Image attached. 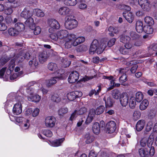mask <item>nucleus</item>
<instances>
[{"mask_svg":"<svg viewBox=\"0 0 157 157\" xmlns=\"http://www.w3.org/2000/svg\"><path fill=\"white\" fill-rule=\"evenodd\" d=\"M85 138L86 139V142L87 144L91 143L94 139V137L92 135H90L89 134H86L85 135Z\"/></svg>","mask_w":157,"mask_h":157,"instance_id":"nucleus-45","label":"nucleus"},{"mask_svg":"<svg viewBox=\"0 0 157 157\" xmlns=\"http://www.w3.org/2000/svg\"><path fill=\"white\" fill-rule=\"evenodd\" d=\"M156 115V112L154 110H151L148 114L149 117L151 119L154 118Z\"/></svg>","mask_w":157,"mask_h":157,"instance_id":"nucleus-63","label":"nucleus"},{"mask_svg":"<svg viewBox=\"0 0 157 157\" xmlns=\"http://www.w3.org/2000/svg\"><path fill=\"white\" fill-rule=\"evenodd\" d=\"M151 5L150 4V2L149 1L147 2L141 6V8L145 11H149L151 8Z\"/></svg>","mask_w":157,"mask_h":157,"instance_id":"nucleus-51","label":"nucleus"},{"mask_svg":"<svg viewBox=\"0 0 157 157\" xmlns=\"http://www.w3.org/2000/svg\"><path fill=\"white\" fill-rule=\"evenodd\" d=\"M21 5L22 2L20 0H17L15 3H13L10 7L5 10V13L7 15H10L13 12V8L18 7Z\"/></svg>","mask_w":157,"mask_h":157,"instance_id":"nucleus-9","label":"nucleus"},{"mask_svg":"<svg viewBox=\"0 0 157 157\" xmlns=\"http://www.w3.org/2000/svg\"><path fill=\"white\" fill-rule=\"evenodd\" d=\"M43 134L48 137H51L52 135V132L49 130H44L43 131Z\"/></svg>","mask_w":157,"mask_h":157,"instance_id":"nucleus-61","label":"nucleus"},{"mask_svg":"<svg viewBox=\"0 0 157 157\" xmlns=\"http://www.w3.org/2000/svg\"><path fill=\"white\" fill-rule=\"evenodd\" d=\"M65 4L68 6H74L77 3V0H65Z\"/></svg>","mask_w":157,"mask_h":157,"instance_id":"nucleus-41","label":"nucleus"},{"mask_svg":"<svg viewBox=\"0 0 157 157\" xmlns=\"http://www.w3.org/2000/svg\"><path fill=\"white\" fill-rule=\"evenodd\" d=\"M145 22L150 25H152L154 24V21L151 17L150 16H146L144 18Z\"/></svg>","mask_w":157,"mask_h":157,"instance_id":"nucleus-38","label":"nucleus"},{"mask_svg":"<svg viewBox=\"0 0 157 157\" xmlns=\"http://www.w3.org/2000/svg\"><path fill=\"white\" fill-rule=\"evenodd\" d=\"M87 109L84 107L76 109L71 114L70 119L71 121L74 120L78 115H82L85 114L87 112Z\"/></svg>","mask_w":157,"mask_h":157,"instance_id":"nucleus-8","label":"nucleus"},{"mask_svg":"<svg viewBox=\"0 0 157 157\" xmlns=\"http://www.w3.org/2000/svg\"><path fill=\"white\" fill-rule=\"evenodd\" d=\"M118 8L120 9H123L127 11H129L131 10V8L129 6L124 4L120 5Z\"/></svg>","mask_w":157,"mask_h":157,"instance_id":"nucleus-62","label":"nucleus"},{"mask_svg":"<svg viewBox=\"0 0 157 157\" xmlns=\"http://www.w3.org/2000/svg\"><path fill=\"white\" fill-rule=\"evenodd\" d=\"M36 16L39 17H42L44 16V12L41 10L38 9H35L33 10Z\"/></svg>","mask_w":157,"mask_h":157,"instance_id":"nucleus-39","label":"nucleus"},{"mask_svg":"<svg viewBox=\"0 0 157 157\" xmlns=\"http://www.w3.org/2000/svg\"><path fill=\"white\" fill-rule=\"evenodd\" d=\"M41 96L37 94L33 95L28 97V100L34 102H38L41 99Z\"/></svg>","mask_w":157,"mask_h":157,"instance_id":"nucleus-23","label":"nucleus"},{"mask_svg":"<svg viewBox=\"0 0 157 157\" xmlns=\"http://www.w3.org/2000/svg\"><path fill=\"white\" fill-rule=\"evenodd\" d=\"M151 25H147L144 27V31L147 34H152L153 32V29L151 26Z\"/></svg>","mask_w":157,"mask_h":157,"instance_id":"nucleus-40","label":"nucleus"},{"mask_svg":"<svg viewBox=\"0 0 157 157\" xmlns=\"http://www.w3.org/2000/svg\"><path fill=\"white\" fill-rule=\"evenodd\" d=\"M117 71H118L119 75H121L119 78L120 82L123 83L126 81L127 79V76L125 74L127 71L126 68H120L117 70Z\"/></svg>","mask_w":157,"mask_h":157,"instance_id":"nucleus-16","label":"nucleus"},{"mask_svg":"<svg viewBox=\"0 0 157 157\" xmlns=\"http://www.w3.org/2000/svg\"><path fill=\"white\" fill-rule=\"evenodd\" d=\"M48 24L50 27L48 31L49 33H51L54 32L55 29H58L60 28V25L59 23L55 19H48Z\"/></svg>","mask_w":157,"mask_h":157,"instance_id":"nucleus-7","label":"nucleus"},{"mask_svg":"<svg viewBox=\"0 0 157 157\" xmlns=\"http://www.w3.org/2000/svg\"><path fill=\"white\" fill-rule=\"evenodd\" d=\"M140 155L142 157H149L153 156L155 153L154 147H151L150 148L146 147L144 148H141L139 150Z\"/></svg>","mask_w":157,"mask_h":157,"instance_id":"nucleus-5","label":"nucleus"},{"mask_svg":"<svg viewBox=\"0 0 157 157\" xmlns=\"http://www.w3.org/2000/svg\"><path fill=\"white\" fill-rule=\"evenodd\" d=\"M143 98V95L140 92L136 93V99L137 102H140Z\"/></svg>","mask_w":157,"mask_h":157,"instance_id":"nucleus-50","label":"nucleus"},{"mask_svg":"<svg viewBox=\"0 0 157 157\" xmlns=\"http://www.w3.org/2000/svg\"><path fill=\"white\" fill-rule=\"evenodd\" d=\"M79 78V74L77 71H74L70 75L68 79L70 83H75L78 81Z\"/></svg>","mask_w":157,"mask_h":157,"instance_id":"nucleus-11","label":"nucleus"},{"mask_svg":"<svg viewBox=\"0 0 157 157\" xmlns=\"http://www.w3.org/2000/svg\"><path fill=\"white\" fill-rule=\"evenodd\" d=\"M103 100L105 102L106 108H110L112 106L113 101L109 95H106L103 98Z\"/></svg>","mask_w":157,"mask_h":157,"instance_id":"nucleus-19","label":"nucleus"},{"mask_svg":"<svg viewBox=\"0 0 157 157\" xmlns=\"http://www.w3.org/2000/svg\"><path fill=\"white\" fill-rule=\"evenodd\" d=\"M65 26L66 29L71 30L75 28L77 26L78 22L74 18L73 15H69L66 17Z\"/></svg>","mask_w":157,"mask_h":157,"instance_id":"nucleus-3","label":"nucleus"},{"mask_svg":"<svg viewBox=\"0 0 157 157\" xmlns=\"http://www.w3.org/2000/svg\"><path fill=\"white\" fill-rule=\"evenodd\" d=\"M136 101H137L135 98L134 97H131L128 102L130 107L132 109L134 108L136 105Z\"/></svg>","mask_w":157,"mask_h":157,"instance_id":"nucleus-37","label":"nucleus"},{"mask_svg":"<svg viewBox=\"0 0 157 157\" xmlns=\"http://www.w3.org/2000/svg\"><path fill=\"white\" fill-rule=\"evenodd\" d=\"M15 28L19 33L20 32L24 30L25 26L21 23H17L15 25Z\"/></svg>","mask_w":157,"mask_h":157,"instance_id":"nucleus-33","label":"nucleus"},{"mask_svg":"<svg viewBox=\"0 0 157 157\" xmlns=\"http://www.w3.org/2000/svg\"><path fill=\"white\" fill-rule=\"evenodd\" d=\"M25 97V96L20 92H18L17 93H11L8 95V99H7L6 104L10 101H16L17 102L14 104L13 109V112L14 115H18L22 113V104L24 102Z\"/></svg>","mask_w":157,"mask_h":157,"instance_id":"nucleus-1","label":"nucleus"},{"mask_svg":"<svg viewBox=\"0 0 157 157\" xmlns=\"http://www.w3.org/2000/svg\"><path fill=\"white\" fill-rule=\"evenodd\" d=\"M10 59L7 57H2L0 59V68L4 65Z\"/></svg>","mask_w":157,"mask_h":157,"instance_id":"nucleus-54","label":"nucleus"},{"mask_svg":"<svg viewBox=\"0 0 157 157\" xmlns=\"http://www.w3.org/2000/svg\"><path fill=\"white\" fill-rule=\"evenodd\" d=\"M123 16L126 20L129 23H132L134 20V16L131 12L128 13L126 14L123 13Z\"/></svg>","mask_w":157,"mask_h":157,"instance_id":"nucleus-27","label":"nucleus"},{"mask_svg":"<svg viewBox=\"0 0 157 157\" xmlns=\"http://www.w3.org/2000/svg\"><path fill=\"white\" fill-rule=\"evenodd\" d=\"M16 30L15 28H10L8 30V33L11 36H16L19 34Z\"/></svg>","mask_w":157,"mask_h":157,"instance_id":"nucleus-47","label":"nucleus"},{"mask_svg":"<svg viewBox=\"0 0 157 157\" xmlns=\"http://www.w3.org/2000/svg\"><path fill=\"white\" fill-rule=\"evenodd\" d=\"M141 113L139 110H136L134 111L132 114V118L135 121H136L140 118Z\"/></svg>","mask_w":157,"mask_h":157,"instance_id":"nucleus-36","label":"nucleus"},{"mask_svg":"<svg viewBox=\"0 0 157 157\" xmlns=\"http://www.w3.org/2000/svg\"><path fill=\"white\" fill-rule=\"evenodd\" d=\"M129 98L128 95L126 93H123L121 94L120 97V102L121 105L125 107L128 103Z\"/></svg>","mask_w":157,"mask_h":157,"instance_id":"nucleus-17","label":"nucleus"},{"mask_svg":"<svg viewBox=\"0 0 157 157\" xmlns=\"http://www.w3.org/2000/svg\"><path fill=\"white\" fill-rule=\"evenodd\" d=\"M106 47V43H102L100 46L98 40H94L93 41L90 46V53H94V52H96L98 54H100L103 52Z\"/></svg>","mask_w":157,"mask_h":157,"instance_id":"nucleus-2","label":"nucleus"},{"mask_svg":"<svg viewBox=\"0 0 157 157\" xmlns=\"http://www.w3.org/2000/svg\"><path fill=\"white\" fill-rule=\"evenodd\" d=\"M31 29L34 30V34L36 35L40 34L41 32L40 27L39 26H35V25H34V28L33 29Z\"/></svg>","mask_w":157,"mask_h":157,"instance_id":"nucleus-56","label":"nucleus"},{"mask_svg":"<svg viewBox=\"0 0 157 157\" xmlns=\"http://www.w3.org/2000/svg\"><path fill=\"white\" fill-rule=\"evenodd\" d=\"M98 90H92L89 93V95L91 96L93 95L94 94L95 95H97L98 94L99 92L101 90V87L100 86H98Z\"/></svg>","mask_w":157,"mask_h":157,"instance_id":"nucleus-55","label":"nucleus"},{"mask_svg":"<svg viewBox=\"0 0 157 157\" xmlns=\"http://www.w3.org/2000/svg\"><path fill=\"white\" fill-rule=\"evenodd\" d=\"M145 124V121L143 120H139L136 125V130L139 132L142 130L144 128Z\"/></svg>","mask_w":157,"mask_h":157,"instance_id":"nucleus-22","label":"nucleus"},{"mask_svg":"<svg viewBox=\"0 0 157 157\" xmlns=\"http://www.w3.org/2000/svg\"><path fill=\"white\" fill-rule=\"evenodd\" d=\"M154 134L151 133L148 139L146 137L142 138L140 141V145L142 147H145L147 145V147L150 148L152 146L154 140Z\"/></svg>","mask_w":157,"mask_h":157,"instance_id":"nucleus-6","label":"nucleus"},{"mask_svg":"<svg viewBox=\"0 0 157 157\" xmlns=\"http://www.w3.org/2000/svg\"><path fill=\"white\" fill-rule=\"evenodd\" d=\"M108 30L110 32L109 35L112 36H114V33L117 34L118 32V30L117 28H114L113 27L110 26L108 28Z\"/></svg>","mask_w":157,"mask_h":157,"instance_id":"nucleus-42","label":"nucleus"},{"mask_svg":"<svg viewBox=\"0 0 157 157\" xmlns=\"http://www.w3.org/2000/svg\"><path fill=\"white\" fill-rule=\"evenodd\" d=\"M100 126L99 123L95 122L93 124L92 130L93 132L95 134H98L100 131Z\"/></svg>","mask_w":157,"mask_h":157,"instance_id":"nucleus-31","label":"nucleus"},{"mask_svg":"<svg viewBox=\"0 0 157 157\" xmlns=\"http://www.w3.org/2000/svg\"><path fill=\"white\" fill-rule=\"evenodd\" d=\"M64 140L63 138L56 140L53 141H50V144L52 146L57 147L60 146Z\"/></svg>","mask_w":157,"mask_h":157,"instance_id":"nucleus-34","label":"nucleus"},{"mask_svg":"<svg viewBox=\"0 0 157 157\" xmlns=\"http://www.w3.org/2000/svg\"><path fill=\"white\" fill-rule=\"evenodd\" d=\"M67 98L70 101H73L76 98V96L74 92L68 93L67 95Z\"/></svg>","mask_w":157,"mask_h":157,"instance_id":"nucleus-53","label":"nucleus"},{"mask_svg":"<svg viewBox=\"0 0 157 157\" xmlns=\"http://www.w3.org/2000/svg\"><path fill=\"white\" fill-rule=\"evenodd\" d=\"M68 112V109L66 107H62L59 109L58 113L59 116H63Z\"/></svg>","mask_w":157,"mask_h":157,"instance_id":"nucleus-48","label":"nucleus"},{"mask_svg":"<svg viewBox=\"0 0 157 157\" xmlns=\"http://www.w3.org/2000/svg\"><path fill=\"white\" fill-rule=\"evenodd\" d=\"M61 71L58 70L56 72H54V74L55 76L52 77L50 79L46 81V85L48 87H50L55 84L57 82L56 79H61L63 78L62 74L61 73Z\"/></svg>","mask_w":157,"mask_h":157,"instance_id":"nucleus-4","label":"nucleus"},{"mask_svg":"<svg viewBox=\"0 0 157 157\" xmlns=\"http://www.w3.org/2000/svg\"><path fill=\"white\" fill-rule=\"evenodd\" d=\"M56 121V119L54 117H47L45 119V125L48 127H53L55 125Z\"/></svg>","mask_w":157,"mask_h":157,"instance_id":"nucleus-14","label":"nucleus"},{"mask_svg":"<svg viewBox=\"0 0 157 157\" xmlns=\"http://www.w3.org/2000/svg\"><path fill=\"white\" fill-rule=\"evenodd\" d=\"M57 33L59 39L61 40L62 41L67 39L70 35L68 31L66 30H61Z\"/></svg>","mask_w":157,"mask_h":157,"instance_id":"nucleus-12","label":"nucleus"},{"mask_svg":"<svg viewBox=\"0 0 157 157\" xmlns=\"http://www.w3.org/2000/svg\"><path fill=\"white\" fill-rule=\"evenodd\" d=\"M51 99L53 101L58 102L60 101L61 99L58 94H55L52 96Z\"/></svg>","mask_w":157,"mask_h":157,"instance_id":"nucleus-52","label":"nucleus"},{"mask_svg":"<svg viewBox=\"0 0 157 157\" xmlns=\"http://www.w3.org/2000/svg\"><path fill=\"white\" fill-rule=\"evenodd\" d=\"M15 66V60L14 59H12L10 61L9 64V67L6 71V74L7 75H6L5 76V77L7 80H8L9 75L10 74L11 71H13L14 70Z\"/></svg>","mask_w":157,"mask_h":157,"instance_id":"nucleus-18","label":"nucleus"},{"mask_svg":"<svg viewBox=\"0 0 157 157\" xmlns=\"http://www.w3.org/2000/svg\"><path fill=\"white\" fill-rule=\"evenodd\" d=\"M23 51H21L18 54L15 56V58L14 59L18 63L21 62L25 59Z\"/></svg>","mask_w":157,"mask_h":157,"instance_id":"nucleus-24","label":"nucleus"},{"mask_svg":"<svg viewBox=\"0 0 157 157\" xmlns=\"http://www.w3.org/2000/svg\"><path fill=\"white\" fill-rule=\"evenodd\" d=\"M75 38V34H70L67 39L63 41V42H65V46L66 48H69L71 47L72 45V40Z\"/></svg>","mask_w":157,"mask_h":157,"instance_id":"nucleus-15","label":"nucleus"},{"mask_svg":"<svg viewBox=\"0 0 157 157\" xmlns=\"http://www.w3.org/2000/svg\"><path fill=\"white\" fill-rule=\"evenodd\" d=\"M26 26L29 27L30 29H33L35 25L34 23L33 19L31 17L27 19L25 22Z\"/></svg>","mask_w":157,"mask_h":157,"instance_id":"nucleus-25","label":"nucleus"},{"mask_svg":"<svg viewBox=\"0 0 157 157\" xmlns=\"http://www.w3.org/2000/svg\"><path fill=\"white\" fill-rule=\"evenodd\" d=\"M48 68L50 71H55L57 69V66L56 63L51 62L48 64Z\"/></svg>","mask_w":157,"mask_h":157,"instance_id":"nucleus-49","label":"nucleus"},{"mask_svg":"<svg viewBox=\"0 0 157 157\" xmlns=\"http://www.w3.org/2000/svg\"><path fill=\"white\" fill-rule=\"evenodd\" d=\"M71 10L67 7H62L59 8L58 12L59 13L63 15H65L68 14L70 12Z\"/></svg>","mask_w":157,"mask_h":157,"instance_id":"nucleus-21","label":"nucleus"},{"mask_svg":"<svg viewBox=\"0 0 157 157\" xmlns=\"http://www.w3.org/2000/svg\"><path fill=\"white\" fill-rule=\"evenodd\" d=\"M76 50L78 52H81L82 51H86L87 50V48L85 45H81L76 48Z\"/></svg>","mask_w":157,"mask_h":157,"instance_id":"nucleus-57","label":"nucleus"},{"mask_svg":"<svg viewBox=\"0 0 157 157\" xmlns=\"http://www.w3.org/2000/svg\"><path fill=\"white\" fill-rule=\"evenodd\" d=\"M94 116L93 110H90L88 116L85 121V123L87 124H88L91 122Z\"/></svg>","mask_w":157,"mask_h":157,"instance_id":"nucleus-29","label":"nucleus"},{"mask_svg":"<svg viewBox=\"0 0 157 157\" xmlns=\"http://www.w3.org/2000/svg\"><path fill=\"white\" fill-rule=\"evenodd\" d=\"M116 128V124L113 121L108 122L106 126V132L108 133H112L115 130Z\"/></svg>","mask_w":157,"mask_h":157,"instance_id":"nucleus-10","label":"nucleus"},{"mask_svg":"<svg viewBox=\"0 0 157 157\" xmlns=\"http://www.w3.org/2000/svg\"><path fill=\"white\" fill-rule=\"evenodd\" d=\"M148 104V101L147 100H144L140 105L139 108L142 111L145 110L147 108Z\"/></svg>","mask_w":157,"mask_h":157,"instance_id":"nucleus-32","label":"nucleus"},{"mask_svg":"<svg viewBox=\"0 0 157 157\" xmlns=\"http://www.w3.org/2000/svg\"><path fill=\"white\" fill-rule=\"evenodd\" d=\"M29 64L30 66L32 67L33 69L36 68L38 65V62L35 58H33L32 60L29 62Z\"/></svg>","mask_w":157,"mask_h":157,"instance_id":"nucleus-44","label":"nucleus"},{"mask_svg":"<svg viewBox=\"0 0 157 157\" xmlns=\"http://www.w3.org/2000/svg\"><path fill=\"white\" fill-rule=\"evenodd\" d=\"M23 74V72L22 71H20L19 72L14 73L10 76V80L11 81L15 80L22 76Z\"/></svg>","mask_w":157,"mask_h":157,"instance_id":"nucleus-30","label":"nucleus"},{"mask_svg":"<svg viewBox=\"0 0 157 157\" xmlns=\"http://www.w3.org/2000/svg\"><path fill=\"white\" fill-rule=\"evenodd\" d=\"M131 38L128 36L122 35L120 36V41L121 42L124 44L130 41Z\"/></svg>","mask_w":157,"mask_h":157,"instance_id":"nucleus-35","label":"nucleus"},{"mask_svg":"<svg viewBox=\"0 0 157 157\" xmlns=\"http://www.w3.org/2000/svg\"><path fill=\"white\" fill-rule=\"evenodd\" d=\"M119 143L122 146H125L128 144V140L124 136H121V139Z\"/></svg>","mask_w":157,"mask_h":157,"instance_id":"nucleus-46","label":"nucleus"},{"mask_svg":"<svg viewBox=\"0 0 157 157\" xmlns=\"http://www.w3.org/2000/svg\"><path fill=\"white\" fill-rule=\"evenodd\" d=\"M105 107L103 105H100L96 109H91L90 110H93L94 115H98L102 113L105 110Z\"/></svg>","mask_w":157,"mask_h":157,"instance_id":"nucleus-28","label":"nucleus"},{"mask_svg":"<svg viewBox=\"0 0 157 157\" xmlns=\"http://www.w3.org/2000/svg\"><path fill=\"white\" fill-rule=\"evenodd\" d=\"M131 37L133 40L138 39L140 37V35L137 34L135 32H132L130 33Z\"/></svg>","mask_w":157,"mask_h":157,"instance_id":"nucleus-64","label":"nucleus"},{"mask_svg":"<svg viewBox=\"0 0 157 157\" xmlns=\"http://www.w3.org/2000/svg\"><path fill=\"white\" fill-rule=\"evenodd\" d=\"M48 57V56L47 52H43L40 53L39 56V61L40 63H43L47 60Z\"/></svg>","mask_w":157,"mask_h":157,"instance_id":"nucleus-20","label":"nucleus"},{"mask_svg":"<svg viewBox=\"0 0 157 157\" xmlns=\"http://www.w3.org/2000/svg\"><path fill=\"white\" fill-rule=\"evenodd\" d=\"M136 29L137 32L140 33L144 31L143 23L142 21L138 20L136 22Z\"/></svg>","mask_w":157,"mask_h":157,"instance_id":"nucleus-26","label":"nucleus"},{"mask_svg":"<svg viewBox=\"0 0 157 157\" xmlns=\"http://www.w3.org/2000/svg\"><path fill=\"white\" fill-rule=\"evenodd\" d=\"M119 51L121 54L123 55L127 54L129 52V50L125 48H124V46H121L120 47Z\"/></svg>","mask_w":157,"mask_h":157,"instance_id":"nucleus-59","label":"nucleus"},{"mask_svg":"<svg viewBox=\"0 0 157 157\" xmlns=\"http://www.w3.org/2000/svg\"><path fill=\"white\" fill-rule=\"evenodd\" d=\"M149 51L150 52L154 51L157 56V44H152L149 47Z\"/></svg>","mask_w":157,"mask_h":157,"instance_id":"nucleus-58","label":"nucleus"},{"mask_svg":"<svg viewBox=\"0 0 157 157\" xmlns=\"http://www.w3.org/2000/svg\"><path fill=\"white\" fill-rule=\"evenodd\" d=\"M116 40V39L113 38L109 40L108 42H107V41H105L104 42L102 43H106V44H107L108 46L109 47H110L114 44Z\"/></svg>","mask_w":157,"mask_h":157,"instance_id":"nucleus-60","label":"nucleus"},{"mask_svg":"<svg viewBox=\"0 0 157 157\" xmlns=\"http://www.w3.org/2000/svg\"><path fill=\"white\" fill-rule=\"evenodd\" d=\"M33 14V11L32 9L25 8L22 11L20 15L21 17L25 19H28L31 17Z\"/></svg>","mask_w":157,"mask_h":157,"instance_id":"nucleus-13","label":"nucleus"},{"mask_svg":"<svg viewBox=\"0 0 157 157\" xmlns=\"http://www.w3.org/2000/svg\"><path fill=\"white\" fill-rule=\"evenodd\" d=\"M112 95L114 98L117 99H119L121 95L120 92L117 89H115L112 91Z\"/></svg>","mask_w":157,"mask_h":157,"instance_id":"nucleus-43","label":"nucleus"}]
</instances>
